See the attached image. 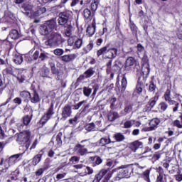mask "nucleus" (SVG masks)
Masks as SVG:
<instances>
[{"label":"nucleus","instance_id":"21","mask_svg":"<svg viewBox=\"0 0 182 182\" xmlns=\"http://www.w3.org/2000/svg\"><path fill=\"white\" fill-rule=\"evenodd\" d=\"M96 32V23H92V25L88 26L87 28V35L88 36H93Z\"/></svg>","mask_w":182,"mask_h":182},{"label":"nucleus","instance_id":"44","mask_svg":"<svg viewBox=\"0 0 182 182\" xmlns=\"http://www.w3.org/2000/svg\"><path fill=\"white\" fill-rule=\"evenodd\" d=\"M92 16V12L89 10V9H85L83 11V16L85 19H89Z\"/></svg>","mask_w":182,"mask_h":182},{"label":"nucleus","instance_id":"54","mask_svg":"<svg viewBox=\"0 0 182 182\" xmlns=\"http://www.w3.org/2000/svg\"><path fill=\"white\" fill-rule=\"evenodd\" d=\"M173 126L178 127V129H182V124L178 119L173 121Z\"/></svg>","mask_w":182,"mask_h":182},{"label":"nucleus","instance_id":"39","mask_svg":"<svg viewBox=\"0 0 182 182\" xmlns=\"http://www.w3.org/2000/svg\"><path fill=\"white\" fill-rule=\"evenodd\" d=\"M142 178L147 182H151L150 181V170L147 169L145 171H144L142 173Z\"/></svg>","mask_w":182,"mask_h":182},{"label":"nucleus","instance_id":"29","mask_svg":"<svg viewBox=\"0 0 182 182\" xmlns=\"http://www.w3.org/2000/svg\"><path fill=\"white\" fill-rule=\"evenodd\" d=\"M141 71L143 75H149L150 73V65L148 63L143 64Z\"/></svg>","mask_w":182,"mask_h":182},{"label":"nucleus","instance_id":"50","mask_svg":"<svg viewBox=\"0 0 182 182\" xmlns=\"http://www.w3.org/2000/svg\"><path fill=\"white\" fill-rule=\"evenodd\" d=\"M80 159L76 156H72L70 159V163H72V164H76V163H79V161Z\"/></svg>","mask_w":182,"mask_h":182},{"label":"nucleus","instance_id":"62","mask_svg":"<svg viewBox=\"0 0 182 182\" xmlns=\"http://www.w3.org/2000/svg\"><path fill=\"white\" fill-rule=\"evenodd\" d=\"M85 173H87L88 175L93 174V168H90V166H87Z\"/></svg>","mask_w":182,"mask_h":182},{"label":"nucleus","instance_id":"6","mask_svg":"<svg viewBox=\"0 0 182 182\" xmlns=\"http://www.w3.org/2000/svg\"><path fill=\"white\" fill-rule=\"evenodd\" d=\"M104 176H105L106 180H110L112 178V173H109V170L102 169L97 174L95 175V179L92 182H100V180L103 178Z\"/></svg>","mask_w":182,"mask_h":182},{"label":"nucleus","instance_id":"61","mask_svg":"<svg viewBox=\"0 0 182 182\" xmlns=\"http://www.w3.org/2000/svg\"><path fill=\"white\" fill-rule=\"evenodd\" d=\"M14 103H15L16 105H21L22 104V100L19 97H16L14 100H13Z\"/></svg>","mask_w":182,"mask_h":182},{"label":"nucleus","instance_id":"30","mask_svg":"<svg viewBox=\"0 0 182 182\" xmlns=\"http://www.w3.org/2000/svg\"><path fill=\"white\" fill-rule=\"evenodd\" d=\"M168 107V105L167 102H161L158 105L159 111L162 113L163 112H166L167 110V108Z\"/></svg>","mask_w":182,"mask_h":182},{"label":"nucleus","instance_id":"41","mask_svg":"<svg viewBox=\"0 0 182 182\" xmlns=\"http://www.w3.org/2000/svg\"><path fill=\"white\" fill-rule=\"evenodd\" d=\"M83 94L87 97H89L90 95H92V88L89 87H83Z\"/></svg>","mask_w":182,"mask_h":182},{"label":"nucleus","instance_id":"52","mask_svg":"<svg viewBox=\"0 0 182 182\" xmlns=\"http://www.w3.org/2000/svg\"><path fill=\"white\" fill-rule=\"evenodd\" d=\"M84 103H86V100H82L80 102H78L77 105H74V110H79L80 107L84 105Z\"/></svg>","mask_w":182,"mask_h":182},{"label":"nucleus","instance_id":"20","mask_svg":"<svg viewBox=\"0 0 182 182\" xmlns=\"http://www.w3.org/2000/svg\"><path fill=\"white\" fill-rule=\"evenodd\" d=\"M107 117L109 122H114V120H117V119H119V117H120V115H119V113L117 112L111 110L108 113Z\"/></svg>","mask_w":182,"mask_h":182},{"label":"nucleus","instance_id":"16","mask_svg":"<svg viewBox=\"0 0 182 182\" xmlns=\"http://www.w3.org/2000/svg\"><path fill=\"white\" fill-rule=\"evenodd\" d=\"M44 24L47 26V28L52 32V31L56 29V20L55 18H52L50 20L47 21Z\"/></svg>","mask_w":182,"mask_h":182},{"label":"nucleus","instance_id":"35","mask_svg":"<svg viewBox=\"0 0 182 182\" xmlns=\"http://www.w3.org/2000/svg\"><path fill=\"white\" fill-rule=\"evenodd\" d=\"M85 130L87 132H96V125L93 122L87 124L85 125Z\"/></svg>","mask_w":182,"mask_h":182},{"label":"nucleus","instance_id":"2","mask_svg":"<svg viewBox=\"0 0 182 182\" xmlns=\"http://www.w3.org/2000/svg\"><path fill=\"white\" fill-rule=\"evenodd\" d=\"M86 141L88 142V146H93L94 147L97 146V143H93L90 142L89 139H84L80 141V144H77L75 145L74 150L78 154V156H86V154H89V151L86 147H85V145L83 143H86Z\"/></svg>","mask_w":182,"mask_h":182},{"label":"nucleus","instance_id":"37","mask_svg":"<svg viewBox=\"0 0 182 182\" xmlns=\"http://www.w3.org/2000/svg\"><path fill=\"white\" fill-rule=\"evenodd\" d=\"M20 97H22L24 100H29V98L31 97V92L28 91H21L20 92Z\"/></svg>","mask_w":182,"mask_h":182},{"label":"nucleus","instance_id":"33","mask_svg":"<svg viewBox=\"0 0 182 182\" xmlns=\"http://www.w3.org/2000/svg\"><path fill=\"white\" fill-rule=\"evenodd\" d=\"M109 46H105L97 51V56H102V55H107V50Z\"/></svg>","mask_w":182,"mask_h":182},{"label":"nucleus","instance_id":"8","mask_svg":"<svg viewBox=\"0 0 182 182\" xmlns=\"http://www.w3.org/2000/svg\"><path fill=\"white\" fill-rule=\"evenodd\" d=\"M55 114V112L53 111V105H51L48 109L46 114H45L42 118L41 119V124H46V122L50 120L52 117Z\"/></svg>","mask_w":182,"mask_h":182},{"label":"nucleus","instance_id":"64","mask_svg":"<svg viewBox=\"0 0 182 182\" xmlns=\"http://www.w3.org/2000/svg\"><path fill=\"white\" fill-rule=\"evenodd\" d=\"M39 58V51L36 50L33 55V59L36 60Z\"/></svg>","mask_w":182,"mask_h":182},{"label":"nucleus","instance_id":"12","mask_svg":"<svg viewBox=\"0 0 182 182\" xmlns=\"http://www.w3.org/2000/svg\"><path fill=\"white\" fill-rule=\"evenodd\" d=\"M144 143L143 141L140 140H136L134 142H132L129 144V149L132 150V151H134V153H136L139 149H143Z\"/></svg>","mask_w":182,"mask_h":182},{"label":"nucleus","instance_id":"13","mask_svg":"<svg viewBox=\"0 0 182 182\" xmlns=\"http://www.w3.org/2000/svg\"><path fill=\"white\" fill-rule=\"evenodd\" d=\"M136 63V60L133 57H129L125 63L124 69L126 70H132V66H134Z\"/></svg>","mask_w":182,"mask_h":182},{"label":"nucleus","instance_id":"26","mask_svg":"<svg viewBox=\"0 0 182 182\" xmlns=\"http://www.w3.org/2000/svg\"><path fill=\"white\" fill-rule=\"evenodd\" d=\"M110 143H114V141H112V139H110V137H102L100 139L99 144L100 146H106V144H110Z\"/></svg>","mask_w":182,"mask_h":182},{"label":"nucleus","instance_id":"7","mask_svg":"<svg viewBox=\"0 0 182 182\" xmlns=\"http://www.w3.org/2000/svg\"><path fill=\"white\" fill-rule=\"evenodd\" d=\"M68 43L69 46H73L75 49H80L83 43V41L81 38L77 37H71L68 39Z\"/></svg>","mask_w":182,"mask_h":182},{"label":"nucleus","instance_id":"3","mask_svg":"<svg viewBox=\"0 0 182 182\" xmlns=\"http://www.w3.org/2000/svg\"><path fill=\"white\" fill-rule=\"evenodd\" d=\"M63 42H65V39L62 38V35L58 33H52L46 43L49 46H60Z\"/></svg>","mask_w":182,"mask_h":182},{"label":"nucleus","instance_id":"43","mask_svg":"<svg viewBox=\"0 0 182 182\" xmlns=\"http://www.w3.org/2000/svg\"><path fill=\"white\" fill-rule=\"evenodd\" d=\"M134 124V120H127L124 123V129H130Z\"/></svg>","mask_w":182,"mask_h":182},{"label":"nucleus","instance_id":"56","mask_svg":"<svg viewBox=\"0 0 182 182\" xmlns=\"http://www.w3.org/2000/svg\"><path fill=\"white\" fill-rule=\"evenodd\" d=\"M16 79L19 82V83H23V82H25V76L23 75H21L18 74L16 76Z\"/></svg>","mask_w":182,"mask_h":182},{"label":"nucleus","instance_id":"15","mask_svg":"<svg viewBox=\"0 0 182 182\" xmlns=\"http://www.w3.org/2000/svg\"><path fill=\"white\" fill-rule=\"evenodd\" d=\"M76 58H77V55L76 54L64 55L61 56V60L66 63L73 62V60H75Z\"/></svg>","mask_w":182,"mask_h":182},{"label":"nucleus","instance_id":"23","mask_svg":"<svg viewBox=\"0 0 182 182\" xmlns=\"http://www.w3.org/2000/svg\"><path fill=\"white\" fill-rule=\"evenodd\" d=\"M95 73H96V70L95 69V68H90L84 73V75L82 76V77L89 79V77H92V76H93Z\"/></svg>","mask_w":182,"mask_h":182},{"label":"nucleus","instance_id":"59","mask_svg":"<svg viewBox=\"0 0 182 182\" xmlns=\"http://www.w3.org/2000/svg\"><path fill=\"white\" fill-rule=\"evenodd\" d=\"M93 0H81V5H83L84 6H87L90 2H92Z\"/></svg>","mask_w":182,"mask_h":182},{"label":"nucleus","instance_id":"25","mask_svg":"<svg viewBox=\"0 0 182 182\" xmlns=\"http://www.w3.org/2000/svg\"><path fill=\"white\" fill-rule=\"evenodd\" d=\"M113 137L114 139V140H112V141H114V143L123 141V140H124V139H126L124 137V135H123V134H122V133H116L113 135Z\"/></svg>","mask_w":182,"mask_h":182},{"label":"nucleus","instance_id":"31","mask_svg":"<svg viewBox=\"0 0 182 182\" xmlns=\"http://www.w3.org/2000/svg\"><path fill=\"white\" fill-rule=\"evenodd\" d=\"M41 159H42V154H38L36 155L33 158L32 165L33 166H38V164H39V163H41Z\"/></svg>","mask_w":182,"mask_h":182},{"label":"nucleus","instance_id":"27","mask_svg":"<svg viewBox=\"0 0 182 182\" xmlns=\"http://www.w3.org/2000/svg\"><path fill=\"white\" fill-rule=\"evenodd\" d=\"M50 32L52 31L46 26V24H43L41 26L40 33L41 35H43V36H46V35H49Z\"/></svg>","mask_w":182,"mask_h":182},{"label":"nucleus","instance_id":"42","mask_svg":"<svg viewBox=\"0 0 182 182\" xmlns=\"http://www.w3.org/2000/svg\"><path fill=\"white\" fill-rule=\"evenodd\" d=\"M78 120H79V118L75 116V117L70 119L68 120V123L69 124H71V126H76V124L79 123Z\"/></svg>","mask_w":182,"mask_h":182},{"label":"nucleus","instance_id":"32","mask_svg":"<svg viewBox=\"0 0 182 182\" xmlns=\"http://www.w3.org/2000/svg\"><path fill=\"white\" fill-rule=\"evenodd\" d=\"M14 62L16 65H21L23 62V58L20 54H16L14 56Z\"/></svg>","mask_w":182,"mask_h":182},{"label":"nucleus","instance_id":"5","mask_svg":"<svg viewBox=\"0 0 182 182\" xmlns=\"http://www.w3.org/2000/svg\"><path fill=\"white\" fill-rule=\"evenodd\" d=\"M70 16H72V11H66L60 13L58 18V25L60 26H66L68 22H69V19H70Z\"/></svg>","mask_w":182,"mask_h":182},{"label":"nucleus","instance_id":"9","mask_svg":"<svg viewBox=\"0 0 182 182\" xmlns=\"http://www.w3.org/2000/svg\"><path fill=\"white\" fill-rule=\"evenodd\" d=\"M159 94H156L154 97H151L148 104L146 105V107L144 109V112H150L154 106H156V103L159 100Z\"/></svg>","mask_w":182,"mask_h":182},{"label":"nucleus","instance_id":"1","mask_svg":"<svg viewBox=\"0 0 182 182\" xmlns=\"http://www.w3.org/2000/svg\"><path fill=\"white\" fill-rule=\"evenodd\" d=\"M115 170H117L118 173L114 177V180L115 181H120L122 178H129L132 176V173H133V165H122Z\"/></svg>","mask_w":182,"mask_h":182},{"label":"nucleus","instance_id":"36","mask_svg":"<svg viewBox=\"0 0 182 182\" xmlns=\"http://www.w3.org/2000/svg\"><path fill=\"white\" fill-rule=\"evenodd\" d=\"M132 110H133V105L128 104L126 105L124 111L122 112V114H123V116H126L127 113H130Z\"/></svg>","mask_w":182,"mask_h":182},{"label":"nucleus","instance_id":"53","mask_svg":"<svg viewBox=\"0 0 182 182\" xmlns=\"http://www.w3.org/2000/svg\"><path fill=\"white\" fill-rule=\"evenodd\" d=\"M103 163V161L102 160L101 157L97 156L95 160V164L92 165V167H96L97 166H99L100 164H102Z\"/></svg>","mask_w":182,"mask_h":182},{"label":"nucleus","instance_id":"38","mask_svg":"<svg viewBox=\"0 0 182 182\" xmlns=\"http://www.w3.org/2000/svg\"><path fill=\"white\" fill-rule=\"evenodd\" d=\"M52 55L46 52H43L40 54L39 58L41 60H45L46 59H50Z\"/></svg>","mask_w":182,"mask_h":182},{"label":"nucleus","instance_id":"10","mask_svg":"<svg viewBox=\"0 0 182 182\" xmlns=\"http://www.w3.org/2000/svg\"><path fill=\"white\" fill-rule=\"evenodd\" d=\"M32 120V115H26L23 117V122L17 123V128L18 130H23L25 126H28Z\"/></svg>","mask_w":182,"mask_h":182},{"label":"nucleus","instance_id":"11","mask_svg":"<svg viewBox=\"0 0 182 182\" xmlns=\"http://www.w3.org/2000/svg\"><path fill=\"white\" fill-rule=\"evenodd\" d=\"M72 115V107L69 105H66L62 110L61 116L63 120H66L67 117H70Z\"/></svg>","mask_w":182,"mask_h":182},{"label":"nucleus","instance_id":"17","mask_svg":"<svg viewBox=\"0 0 182 182\" xmlns=\"http://www.w3.org/2000/svg\"><path fill=\"white\" fill-rule=\"evenodd\" d=\"M156 173H159L156 182L161 181L166 177V174H164V170L161 166L156 168Z\"/></svg>","mask_w":182,"mask_h":182},{"label":"nucleus","instance_id":"40","mask_svg":"<svg viewBox=\"0 0 182 182\" xmlns=\"http://www.w3.org/2000/svg\"><path fill=\"white\" fill-rule=\"evenodd\" d=\"M116 102H117V99H116L114 97L109 99L110 109H116L117 107V104H116Z\"/></svg>","mask_w":182,"mask_h":182},{"label":"nucleus","instance_id":"4","mask_svg":"<svg viewBox=\"0 0 182 182\" xmlns=\"http://www.w3.org/2000/svg\"><path fill=\"white\" fill-rule=\"evenodd\" d=\"M31 137V131L27 130L24 131L23 132H21L18 134L17 137V141L19 143V144H26L25 147L26 150L29 149L31 146V141L29 140V138Z\"/></svg>","mask_w":182,"mask_h":182},{"label":"nucleus","instance_id":"22","mask_svg":"<svg viewBox=\"0 0 182 182\" xmlns=\"http://www.w3.org/2000/svg\"><path fill=\"white\" fill-rule=\"evenodd\" d=\"M160 119L159 118H154L149 122V126L152 130H156L157 127H159V124H160Z\"/></svg>","mask_w":182,"mask_h":182},{"label":"nucleus","instance_id":"48","mask_svg":"<svg viewBox=\"0 0 182 182\" xmlns=\"http://www.w3.org/2000/svg\"><path fill=\"white\" fill-rule=\"evenodd\" d=\"M171 93V91H170V90H166V91L165 92V94H164V99L166 100V102H168L171 97H170V95Z\"/></svg>","mask_w":182,"mask_h":182},{"label":"nucleus","instance_id":"57","mask_svg":"<svg viewBox=\"0 0 182 182\" xmlns=\"http://www.w3.org/2000/svg\"><path fill=\"white\" fill-rule=\"evenodd\" d=\"M81 1L82 0H72L70 6H72V7L76 6L77 5V4H80V5H81Z\"/></svg>","mask_w":182,"mask_h":182},{"label":"nucleus","instance_id":"51","mask_svg":"<svg viewBox=\"0 0 182 182\" xmlns=\"http://www.w3.org/2000/svg\"><path fill=\"white\" fill-rule=\"evenodd\" d=\"M22 9H23V12L24 11L26 12V14H29V12H28V11H31V9H32V6H31L29 4H24L22 6Z\"/></svg>","mask_w":182,"mask_h":182},{"label":"nucleus","instance_id":"55","mask_svg":"<svg viewBox=\"0 0 182 182\" xmlns=\"http://www.w3.org/2000/svg\"><path fill=\"white\" fill-rule=\"evenodd\" d=\"M44 171H45V168H41L38 169L36 171V177H39V176H42V174H43Z\"/></svg>","mask_w":182,"mask_h":182},{"label":"nucleus","instance_id":"47","mask_svg":"<svg viewBox=\"0 0 182 182\" xmlns=\"http://www.w3.org/2000/svg\"><path fill=\"white\" fill-rule=\"evenodd\" d=\"M41 75L43 77H48V76H49V70L46 68H43V70L41 71Z\"/></svg>","mask_w":182,"mask_h":182},{"label":"nucleus","instance_id":"46","mask_svg":"<svg viewBox=\"0 0 182 182\" xmlns=\"http://www.w3.org/2000/svg\"><path fill=\"white\" fill-rule=\"evenodd\" d=\"M45 12H46V8L40 6V8L36 11V15L37 16H39V15H43Z\"/></svg>","mask_w":182,"mask_h":182},{"label":"nucleus","instance_id":"19","mask_svg":"<svg viewBox=\"0 0 182 182\" xmlns=\"http://www.w3.org/2000/svg\"><path fill=\"white\" fill-rule=\"evenodd\" d=\"M29 99L31 103H38V102H41V97H39V94H38L36 90L33 91Z\"/></svg>","mask_w":182,"mask_h":182},{"label":"nucleus","instance_id":"18","mask_svg":"<svg viewBox=\"0 0 182 182\" xmlns=\"http://www.w3.org/2000/svg\"><path fill=\"white\" fill-rule=\"evenodd\" d=\"M20 156H22V154H17L10 156L8 161L9 167H10V166H14L16 163H18V159H19Z\"/></svg>","mask_w":182,"mask_h":182},{"label":"nucleus","instance_id":"24","mask_svg":"<svg viewBox=\"0 0 182 182\" xmlns=\"http://www.w3.org/2000/svg\"><path fill=\"white\" fill-rule=\"evenodd\" d=\"M19 32L17 30H12L11 31H10L7 39H14V40H16L19 38Z\"/></svg>","mask_w":182,"mask_h":182},{"label":"nucleus","instance_id":"58","mask_svg":"<svg viewBox=\"0 0 182 182\" xmlns=\"http://www.w3.org/2000/svg\"><path fill=\"white\" fill-rule=\"evenodd\" d=\"M136 92L141 93L143 92V88L141 87V84H137L136 87Z\"/></svg>","mask_w":182,"mask_h":182},{"label":"nucleus","instance_id":"60","mask_svg":"<svg viewBox=\"0 0 182 182\" xmlns=\"http://www.w3.org/2000/svg\"><path fill=\"white\" fill-rule=\"evenodd\" d=\"M177 36L178 39H182V26L179 27L177 31Z\"/></svg>","mask_w":182,"mask_h":182},{"label":"nucleus","instance_id":"34","mask_svg":"<svg viewBox=\"0 0 182 182\" xmlns=\"http://www.w3.org/2000/svg\"><path fill=\"white\" fill-rule=\"evenodd\" d=\"M126 87H127V78H126V75H124L122 79V93H124Z\"/></svg>","mask_w":182,"mask_h":182},{"label":"nucleus","instance_id":"63","mask_svg":"<svg viewBox=\"0 0 182 182\" xmlns=\"http://www.w3.org/2000/svg\"><path fill=\"white\" fill-rule=\"evenodd\" d=\"M137 50L138 52H144V46H143L141 44L137 45Z\"/></svg>","mask_w":182,"mask_h":182},{"label":"nucleus","instance_id":"14","mask_svg":"<svg viewBox=\"0 0 182 182\" xmlns=\"http://www.w3.org/2000/svg\"><path fill=\"white\" fill-rule=\"evenodd\" d=\"M117 56V48H109L107 52V58L108 59H114Z\"/></svg>","mask_w":182,"mask_h":182},{"label":"nucleus","instance_id":"45","mask_svg":"<svg viewBox=\"0 0 182 182\" xmlns=\"http://www.w3.org/2000/svg\"><path fill=\"white\" fill-rule=\"evenodd\" d=\"M53 53L56 56H62V55L65 53V50H63L62 48H57L53 50Z\"/></svg>","mask_w":182,"mask_h":182},{"label":"nucleus","instance_id":"28","mask_svg":"<svg viewBox=\"0 0 182 182\" xmlns=\"http://www.w3.org/2000/svg\"><path fill=\"white\" fill-rule=\"evenodd\" d=\"M63 136V134H62V132H59L55 137V141H54V144H56L58 147H60V146H62Z\"/></svg>","mask_w":182,"mask_h":182},{"label":"nucleus","instance_id":"49","mask_svg":"<svg viewBox=\"0 0 182 182\" xmlns=\"http://www.w3.org/2000/svg\"><path fill=\"white\" fill-rule=\"evenodd\" d=\"M93 49V42L90 41V43L86 46V48H84L85 52L86 53L90 52Z\"/></svg>","mask_w":182,"mask_h":182}]
</instances>
